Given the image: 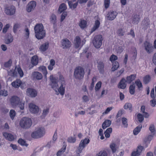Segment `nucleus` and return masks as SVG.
<instances>
[{
  "label": "nucleus",
  "instance_id": "49530a36",
  "mask_svg": "<svg viewBox=\"0 0 156 156\" xmlns=\"http://www.w3.org/2000/svg\"><path fill=\"white\" fill-rule=\"evenodd\" d=\"M66 148V146H64L63 147L61 148V149L58 151L57 154V156H60L62 154L65 152Z\"/></svg>",
  "mask_w": 156,
  "mask_h": 156
},
{
  "label": "nucleus",
  "instance_id": "2eb2a0df",
  "mask_svg": "<svg viewBox=\"0 0 156 156\" xmlns=\"http://www.w3.org/2000/svg\"><path fill=\"white\" fill-rule=\"evenodd\" d=\"M84 43L83 41L81 42V39L79 36H76L75 39V44L76 48H78L79 47L82 46Z\"/></svg>",
  "mask_w": 156,
  "mask_h": 156
},
{
  "label": "nucleus",
  "instance_id": "7ed1b4c3",
  "mask_svg": "<svg viewBox=\"0 0 156 156\" xmlns=\"http://www.w3.org/2000/svg\"><path fill=\"white\" fill-rule=\"evenodd\" d=\"M32 122L30 119L24 117L21 119L20 122V125L23 129H27L31 126Z\"/></svg>",
  "mask_w": 156,
  "mask_h": 156
},
{
  "label": "nucleus",
  "instance_id": "c03bdc74",
  "mask_svg": "<svg viewBox=\"0 0 156 156\" xmlns=\"http://www.w3.org/2000/svg\"><path fill=\"white\" fill-rule=\"evenodd\" d=\"M133 20L134 23H137L140 20V17L139 15H135L133 17Z\"/></svg>",
  "mask_w": 156,
  "mask_h": 156
},
{
  "label": "nucleus",
  "instance_id": "338daca9",
  "mask_svg": "<svg viewBox=\"0 0 156 156\" xmlns=\"http://www.w3.org/2000/svg\"><path fill=\"white\" fill-rule=\"evenodd\" d=\"M149 130L151 133H154L155 132L154 126L153 125H151L149 127Z\"/></svg>",
  "mask_w": 156,
  "mask_h": 156
},
{
  "label": "nucleus",
  "instance_id": "a878e982",
  "mask_svg": "<svg viewBox=\"0 0 156 156\" xmlns=\"http://www.w3.org/2000/svg\"><path fill=\"white\" fill-rule=\"evenodd\" d=\"M111 123L110 120H107L105 121L102 124V128L104 129L110 126Z\"/></svg>",
  "mask_w": 156,
  "mask_h": 156
},
{
  "label": "nucleus",
  "instance_id": "0eeeda50",
  "mask_svg": "<svg viewBox=\"0 0 156 156\" xmlns=\"http://www.w3.org/2000/svg\"><path fill=\"white\" fill-rule=\"evenodd\" d=\"M144 46L145 50L148 53L152 52L154 49L152 44L147 41L144 42Z\"/></svg>",
  "mask_w": 156,
  "mask_h": 156
},
{
  "label": "nucleus",
  "instance_id": "c756f323",
  "mask_svg": "<svg viewBox=\"0 0 156 156\" xmlns=\"http://www.w3.org/2000/svg\"><path fill=\"white\" fill-rule=\"evenodd\" d=\"M13 41V37L11 34H9L8 36L5 39V44H8L12 42Z\"/></svg>",
  "mask_w": 156,
  "mask_h": 156
},
{
  "label": "nucleus",
  "instance_id": "c9c22d12",
  "mask_svg": "<svg viewBox=\"0 0 156 156\" xmlns=\"http://www.w3.org/2000/svg\"><path fill=\"white\" fill-rule=\"evenodd\" d=\"M19 144L22 146H25L27 147L28 144L26 143V141L23 139H20L18 141Z\"/></svg>",
  "mask_w": 156,
  "mask_h": 156
},
{
  "label": "nucleus",
  "instance_id": "9b49d317",
  "mask_svg": "<svg viewBox=\"0 0 156 156\" xmlns=\"http://www.w3.org/2000/svg\"><path fill=\"white\" fill-rule=\"evenodd\" d=\"M10 103L13 107L17 106L20 101V98L16 96H13L11 97L10 100Z\"/></svg>",
  "mask_w": 156,
  "mask_h": 156
},
{
  "label": "nucleus",
  "instance_id": "de8ad7c7",
  "mask_svg": "<svg viewBox=\"0 0 156 156\" xmlns=\"http://www.w3.org/2000/svg\"><path fill=\"white\" fill-rule=\"evenodd\" d=\"M135 84L138 87V89H140L141 88H142V83L140 80H137L135 81Z\"/></svg>",
  "mask_w": 156,
  "mask_h": 156
},
{
  "label": "nucleus",
  "instance_id": "69168bd1",
  "mask_svg": "<svg viewBox=\"0 0 156 156\" xmlns=\"http://www.w3.org/2000/svg\"><path fill=\"white\" fill-rule=\"evenodd\" d=\"M83 101L84 102H87L89 101V98L86 95H84L82 97Z\"/></svg>",
  "mask_w": 156,
  "mask_h": 156
},
{
  "label": "nucleus",
  "instance_id": "dca6fc26",
  "mask_svg": "<svg viewBox=\"0 0 156 156\" xmlns=\"http://www.w3.org/2000/svg\"><path fill=\"white\" fill-rule=\"evenodd\" d=\"M38 57L36 55H34L31 58V63L32 65L31 67H30V69L33 68L34 66L37 65L38 63Z\"/></svg>",
  "mask_w": 156,
  "mask_h": 156
},
{
  "label": "nucleus",
  "instance_id": "20e7f679",
  "mask_svg": "<svg viewBox=\"0 0 156 156\" xmlns=\"http://www.w3.org/2000/svg\"><path fill=\"white\" fill-rule=\"evenodd\" d=\"M84 71L83 69L80 66L76 68L74 72V76L75 79L78 80L82 79L84 76Z\"/></svg>",
  "mask_w": 156,
  "mask_h": 156
},
{
  "label": "nucleus",
  "instance_id": "c85d7f7f",
  "mask_svg": "<svg viewBox=\"0 0 156 156\" xmlns=\"http://www.w3.org/2000/svg\"><path fill=\"white\" fill-rule=\"evenodd\" d=\"M49 45V44L48 42H46L41 46L40 49L42 51H45L48 48Z\"/></svg>",
  "mask_w": 156,
  "mask_h": 156
},
{
  "label": "nucleus",
  "instance_id": "5fc2aeb1",
  "mask_svg": "<svg viewBox=\"0 0 156 156\" xmlns=\"http://www.w3.org/2000/svg\"><path fill=\"white\" fill-rule=\"evenodd\" d=\"M8 73V74L11 76H15L16 74V71L14 69L10 70Z\"/></svg>",
  "mask_w": 156,
  "mask_h": 156
},
{
  "label": "nucleus",
  "instance_id": "774afa93",
  "mask_svg": "<svg viewBox=\"0 0 156 156\" xmlns=\"http://www.w3.org/2000/svg\"><path fill=\"white\" fill-rule=\"evenodd\" d=\"M151 105L152 107H154L156 105V100L153 99L150 101Z\"/></svg>",
  "mask_w": 156,
  "mask_h": 156
},
{
  "label": "nucleus",
  "instance_id": "ddd939ff",
  "mask_svg": "<svg viewBox=\"0 0 156 156\" xmlns=\"http://www.w3.org/2000/svg\"><path fill=\"white\" fill-rule=\"evenodd\" d=\"M61 45L63 48L66 49L69 48L71 46V44L68 39L65 38L62 40Z\"/></svg>",
  "mask_w": 156,
  "mask_h": 156
},
{
  "label": "nucleus",
  "instance_id": "6e6d98bb",
  "mask_svg": "<svg viewBox=\"0 0 156 156\" xmlns=\"http://www.w3.org/2000/svg\"><path fill=\"white\" fill-rule=\"evenodd\" d=\"M143 149L144 148L143 147L141 146H138L137 148L136 151L137 153L140 154V153L142 151Z\"/></svg>",
  "mask_w": 156,
  "mask_h": 156
},
{
  "label": "nucleus",
  "instance_id": "603ef678",
  "mask_svg": "<svg viewBox=\"0 0 156 156\" xmlns=\"http://www.w3.org/2000/svg\"><path fill=\"white\" fill-rule=\"evenodd\" d=\"M20 27V24L19 23L15 24L13 27V31L14 33H16L17 30Z\"/></svg>",
  "mask_w": 156,
  "mask_h": 156
},
{
  "label": "nucleus",
  "instance_id": "0e129e2a",
  "mask_svg": "<svg viewBox=\"0 0 156 156\" xmlns=\"http://www.w3.org/2000/svg\"><path fill=\"white\" fill-rule=\"evenodd\" d=\"M17 71L20 77L23 76V73L22 69L20 68H18Z\"/></svg>",
  "mask_w": 156,
  "mask_h": 156
},
{
  "label": "nucleus",
  "instance_id": "4468645a",
  "mask_svg": "<svg viewBox=\"0 0 156 156\" xmlns=\"http://www.w3.org/2000/svg\"><path fill=\"white\" fill-rule=\"evenodd\" d=\"M117 15V13L116 12H109L108 13L106 17L108 20H112L116 17Z\"/></svg>",
  "mask_w": 156,
  "mask_h": 156
},
{
  "label": "nucleus",
  "instance_id": "5701e85b",
  "mask_svg": "<svg viewBox=\"0 0 156 156\" xmlns=\"http://www.w3.org/2000/svg\"><path fill=\"white\" fill-rule=\"evenodd\" d=\"M22 83L21 81L19 79H17L12 83V85L14 87L17 88L19 87Z\"/></svg>",
  "mask_w": 156,
  "mask_h": 156
},
{
  "label": "nucleus",
  "instance_id": "a211bd4d",
  "mask_svg": "<svg viewBox=\"0 0 156 156\" xmlns=\"http://www.w3.org/2000/svg\"><path fill=\"white\" fill-rule=\"evenodd\" d=\"M126 80L124 78H122L120 81L119 83L118 87L119 88L122 89H125L126 86Z\"/></svg>",
  "mask_w": 156,
  "mask_h": 156
},
{
  "label": "nucleus",
  "instance_id": "58836bf2",
  "mask_svg": "<svg viewBox=\"0 0 156 156\" xmlns=\"http://www.w3.org/2000/svg\"><path fill=\"white\" fill-rule=\"evenodd\" d=\"M96 81V77L94 76L92 79V82L90 84V86L89 87V89L90 90H92L94 88V83Z\"/></svg>",
  "mask_w": 156,
  "mask_h": 156
},
{
  "label": "nucleus",
  "instance_id": "f704fd0d",
  "mask_svg": "<svg viewBox=\"0 0 156 156\" xmlns=\"http://www.w3.org/2000/svg\"><path fill=\"white\" fill-rule=\"evenodd\" d=\"M124 108L125 109H127L128 108L131 112L132 110V104L129 103H127L125 104L124 106Z\"/></svg>",
  "mask_w": 156,
  "mask_h": 156
},
{
  "label": "nucleus",
  "instance_id": "cd10ccee",
  "mask_svg": "<svg viewBox=\"0 0 156 156\" xmlns=\"http://www.w3.org/2000/svg\"><path fill=\"white\" fill-rule=\"evenodd\" d=\"M151 80V77L149 75L145 76L143 78V81L144 83L145 84L148 83Z\"/></svg>",
  "mask_w": 156,
  "mask_h": 156
},
{
  "label": "nucleus",
  "instance_id": "39448f33",
  "mask_svg": "<svg viewBox=\"0 0 156 156\" xmlns=\"http://www.w3.org/2000/svg\"><path fill=\"white\" fill-rule=\"evenodd\" d=\"M90 141V140L89 139L86 138L81 140L76 151L77 154V156H80V153L82 152V150L85 147L86 145L89 143Z\"/></svg>",
  "mask_w": 156,
  "mask_h": 156
},
{
  "label": "nucleus",
  "instance_id": "09e8293b",
  "mask_svg": "<svg viewBox=\"0 0 156 156\" xmlns=\"http://www.w3.org/2000/svg\"><path fill=\"white\" fill-rule=\"evenodd\" d=\"M122 121L123 125L125 127H127L128 126L127 119L125 117H123L122 118Z\"/></svg>",
  "mask_w": 156,
  "mask_h": 156
},
{
  "label": "nucleus",
  "instance_id": "a18cd8bd",
  "mask_svg": "<svg viewBox=\"0 0 156 156\" xmlns=\"http://www.w3.org/2000/svg\"><path fill=\"white\" fill-rule=\"evenodd\" d=\"M18 105L20 110H23L25 108V102L20 101Z\"/></svg>",
  "mask_w": 156,
  "mask_h": 156
},
{
  "label": "nucleus",
  "instance_id": "bf43d9fd",
  "mask_svg": "<svg viewBox=\"0 0 156 156\" xmlns=\"http://www.w3.org/2000/svg\"><path fill=\"white\" fill-rule=\"evenodd\" d=\"M12 63V62L11 60L9 59L8 62L5 63V67H9L11 66Z\"/></svg>",
  "mask_w": 156,
  "mask_h": 156
},
{
  "label": "nucleus",
  "instance_id": "4d7b16f0",
  "mask_svg": "<svg viewBox=\"0 0 156 156\" xmlns=\"http://www.w3.org/2000/svg\"><path fill=\"white\" fill-rule=\"evenodd\" d=\"M76 140L75 138L73 137H69L67 140L70 143H74L76 141Z\"/></svg>",
  "mask_w": 156,
  "mask_h": 156
},
{
  "label": "nucleus",
  "instance_id": "2f4dec72",
  "mask_svg": "<svg viewBox=\"0 0 156 156\" xmlns=\"http://www.w3.org/2000/svg\"><path fill=\"white\" fill-rule=\"evenodd\" d=\"M66 5L64 3H62L59 6L58 12L60 13H61L63 11L66 10Z\"/></svg>",
  "mask_w": 156,
  "mask_h": 156
},
{
  "label": "nucleus",
  "instance_id": "052dcab7",
  "mask_svg": "<svg viewBox=\"0 0 156 156\" xmlns=\"http://www.w3.org/2000/svg\"><path fill=\"white\" fill-rule=\"evenodd\" d=\"M117 59V57L116 56L112 55L110 58V60L111 62L116 60Z\"/></svg>",
  "mask_w": 156,
  "mask_h": 156
},
{
  "label": "nucleus",
  "instance_id": "8fccbe9b",
  "mask_svg": "<svg viewBox=\"0 0 156 156\" xmlns=\"http://www.w3.org/2000/svg\"><path fill=\"white\" fill-rule=\"evenodd\" d=\"M101 81L98 82L96 84L95 87L96 91L98 90L101 87Z\"/></svg>",
  "mask_w": 156,
  "mask_h": 156
},
{
  "label": "nucleus",
  "instance_id": "e2e57ef3",
  "mask_svg": "<svg viewBox=\"0 0 156 156\" xmlns=\"http://www.w3.org/2000/svg\"><path fill=\"white\" fill-rule=\"evenodd\" d=\"M152 138L151 136H149L146 137L144 140V141L147 144L149 143L150 141L151 140Z\"/></svg>",
  "mask_w": 156,
  "mask_h": 156
},
{
  "label": "nucleus",
  "instance_id": "a19ab883",
  "mask_svg": "<svg viewBox=\"0 0 156 156\" xmlns=\"http://www.w3.org/2000/svg\"><path fill=\"white\" fill-rule=\"evenodd\" d=\"M135 85L134 84L130 85L129 87V92L131 94H133L135 93Z\"/></svg>",
  "mask_w": 156,
  "mask_h": 156
},
{
  "label": "nucleus",
  "instance_id": "ea45409f",
  "mask_svg": "<svg viewBox=\"0 0 156 156\" xmlns=\"http://www.w3.org/2000/svg\"><path fill=\"white\" fill-rule=\"evenodd\" d=\"M142 126H137L135 128L133 131V134L135 135H136L140 132L141 129L142 128Z\"/></svg>",
  "mask_w": 156,
  "mask_h": 156
},
{
  "label": "nucleus",
  "instance_id": "13d9d810",
  "mask_svg": "<svg viewBox=\"0 0 156 156\" xmlns=\"http://www.w3.org/2000/svg\"><path fill=\"white\" fill-rule=\"evenodd\" d=\"M110 4V0H105L104 5L106 9L108 8Z\"/></svg>",
  "mask_w": 156,
  "mask_h": 156
},
{
  "label": "nucleus",
  "instance_id": "4c0bfd02",
  "mask_svg": "<svg viewBox=\"0 0 156 156\" xmlns=\"http://www.w3.org/2000/svg\"><path fill=\"white\" fill-rule=\"evenodd\" d=\"M108 154L105 151H101L97 153L96 156H107Z\"/></svg>",
  "mask_w": 156,
  "mask_h": 156
},
{
  "label": "nucleus",
  "instance_id": "4be33fe9",
  "mask_svg": "<svg viewBox=\"0 0 156 156\" xmlns=\"http://www.w3.org/2000/svg\"><path fill=\"white\" fill-rule=\"evenodd\" d=\"M98 68L100 73H103L104 72V64L102 62L98 63Z\"/></svg>",
  "mask_w": 156,
  "mask_h": 156
},
{
  "label": "nucleus",
  "instance_id": "9d476101",
  "mask_svg": "<svg viewBox=\"0 0 156 156\" xmlns=\"http://www.w3.org/2000/svg\"><path fill=\"white\" fill-rule=\"evenodd\" d=\"M15 12V8L13 6H10L6 7L5 9V12L8 15H12Z\"/></svg>",
  "mask_w": 156,
  "mask_h": 156
},
{
  "label": "nucleus",
  "instance_id": "f03ea898",
  "mask_svg": "<svg viewBox=\"0 0 156 156\" xmlns=\"http://www.w3.org/2000/svg\"><path fill=\"white\" fill-rule=\"evenodd\" d=\"M35 36L38 39L44 38L45 35V31L44 29V27L41 24H38L36 25L34 28Z\"/></svg>",
  "mask_w": 156,
  "mask_h": 156
},
{
  "label": "nucleus",
  "instance_id": "1a4fd4ad",
  "mask_svg": "<svg viewBox=\"0 0 156 156\" xmlns=\"http://www.w3.org/2000/svg\"><path fill=\"white\" fill-rule=\"evenodd\" d=\"M26 93L27 96L32 98L36 97L37 95V92L36 90L32 88H28L27 89Z\"/></svg>",
  "mask_w": 156,
  "mask_h": 156
},
{
  "label": "nucleus",
  "instance_id": "37998d69",
  "mask_svg": "<svg viewBox=\"0 0 156 156\" xmlns=\"http://www.w3.org/2000/svg\"><path fill=\"white\" fill-rule=\"evenodd\" d=\"M16 113L15 111L14 110L12 109L10 110L9 112V115L11 119L12 120H13L14 117L16 115Z\"/></svg>",
  "mask_w": 156,
  "mask_h": 156
},
{
  "label": "nucleus",
  "instance_id": "680f3d73",
  "mask_svg": "<svg viewBox=\"0 0 156 156\" xmlns=\"http://www.w3.org/2000/svg\"><path fill=\"white\" fill-rule=\"evenodd\" d=\"M8 92L5 90H2L0 91V95L4 96H6L8 95Z\"/></svg>",
  "mask_w": 156,
  "mask_h": 156
},
{
  "label": "nucleus",
  "instance_id": "864d4df0",
  "mask_svg": "<svg viewBox=\"0 0 156 156\" xmlns=\"http://www.w3.org/2000/svg\"><path fill=\"white\" fill-rule=\"evenodd\" d=\"M137 117L140 122H142L144 120V117L141 114L139 113L137 115Z\"/></svg>",
  "mask_w": 156,
  "mask_h": 156
},
{
  "label": "nucleus",
  "instance_id": "7c9ffc66",
  "mask_svg": "<svg viewBox=\"0 0 156 156\" xmlns=\"http://www.w3.org/2000/svg\"><path fill=\"white\" fill-rule=\"evenodd\" d=\"M136 77V76L134 74H132L130 76H127L126 78V82L129 83H130L132 81L135 80Z\"/></svg>",
  "mask_w": 156,
  "mask_h": 156
},
{
  "label": "nucleus",
  "instance_id": "f3484780",
  "mask_svg": "<svg viewBox=\"0 0 156 156\" xmlns=\"http://www.w3.org/2000/svg\"><path fill=\"white\" fill-rule=\"evenodd\" d=\"M33 77L37 80H40L42 79V74L38 72H34L32 74Z\"/></svg>",
  "mask_w": 156,
  "mask_h": 156
},
{
  "label": "nucleus",
  "instance_id": "f8f14e48",
  "mask_svg": "<svg viewBox=\"0 0 156 156\" xmlns=\"http://www.w3.org/2000/svg\"><path fill=\"white\" fill-rule=\"evenodd\" d=\"M36 3L35 2L33 1L29 2L27 6L26 10L28 12L33 10L35 8Z\"/></svg>",
  "mask_w": 156,
  "mask_h": 156
},
{
  "label": "nucleus",
  "instance_id": "bb28decb",
  "mask_svg": "<svg viewBox=\"0 0 156 156\" xmlns=\"http://www.w3.org/2000/svg\"><path fill=\"white\" fill-rule=\"evenodd\" d=\"M39 71L42 72L44 75V76L46 77V75L47 74L46 68L44 66H41L39 68Z\"/></svg>",
  "mask_w": 156,
  "mask_h": 156
},
{
  "label": "nucleus",
  "instance_id": "412c9836",
  "mask_svg": "<svg viewBox=\"0 0 156 156\" xmlns=\"http://www.w3.org/2000/svg\"><path fill=\"white\" fill-rule=\"evenodd\" d=\"M100 22L98 20H96L95 21L94 23V26L92 28L91 30V33H93L94 31L96 30H97L99 27L100 25Z\"/></svg>",
  "mask_w": 156,
  "mask_h": 156
},
{
  "label": "nucleus",
  "instance_id": "423d86ee",
  "mask_svg": "<svg viewBox=\"0 0 156 156\" xmlns=\"http://www.w3.org/2000/svg\"><path fill=\"white\" fill-rule=\"evenodd\" d=\"M103 40V38L101 35H98L95 36L93 41L94 47L97 48H99L102 44Z\"/></svg>",
  "mask_w": 156,
  "mask_h": 156
},
{
  "label": "nucleus",
  "instance_id": "6e6552de",
  "mask_svg": "<svg viewBox=\"0 0 156 156\" xmlns=\"http://www.w3.org/2000/svg\"><path fill=\"white\" fill-rule=\"evenodd\" d=\"M29 110L30 112L34 114L37 113L39 111L38 107L35 104L30 103L29 104Z\"/></svg>",
  "mask_w": 156,
  "mask_h": 156
},
{
  "label": "nucleus",
  "instance_id": "393cba45",
  "mask_svg": "<svg viewBox=\"0 0 156 156\" xmlns=\"http://www.w3.org/2000/svg\"><path fill=\"white\" fill-rule=\"evenodd\" d=\"M36 131L37 133L41 134L40 138L43 136L45 133V129L43 127H41L37 129Z\"/></svg>",
  "mask_w": 156,
  "mask_h": 156
},
{
  "label": "nucleus",
  "instance_id": "3c124183",
  "mask_svg": "<svg viewBox=\"0 0 156 156\" xmlns=\"http://www.w3.org/2000/svg\"><path fill=\"white\" fill-rule=\"evenodd\" d=\"M10 25L9 24H6L2 30V32L3 33H5L9 27Z\"/></svg>",
  "mask_w": 156,
  "mask_h": 156
},
{
  "label": "nucleus",
  "instance_id": "aec40b11",
  "mask_svg": "<svg viewBox=\"0 0 156 156\" xmlns=\"http://www.w3.org/2000/svg\"><path fill=\"white\" fill-rule=\"evenodd\" d=\"M79 26L80 27L83 29L86 28L87 27V21L82 19H81L79 23Z\"/></svg>",
  "mask_w": 156,
  "mask_h": 156
},
{
  "label": "nucleus",
  "instance_id": "f257e3e1",
  "mask_svg": "<svg viewBox=\"0 0 156 156\" xmlns=\"http://www.w3.org/2000/svg\"><path fill=\"white\" fill-rule=\"evenodd\" d=\"M50 79L51 82L50 85L52 88L55 90L56 94L58 95L60 93L61 95H63L65 93L66 83L63 76L61 75L59 76L58 82L60 84V86L58 89H57L58 85L52 76H50Z\"/></svg>",
  "mask_w": 156,
  "mask_h": 156
},
{
  "label": "nucleus",
  "instance_id": "72a5a7b5",
  "mask_svg": "<svg viewBox=\"0 0 156 156\" xmlns=\"http://www.w3.org/2000/svg\"><path fill=\"white\" fill-rule=\"evenodd\" d=\"M110 147L113 153L115 152L118 148V147L114 143H112L110 145Z\"/></svg>",
  "mask_w": 156,
  "mask_h": 156
},
{
  "label": "nucleus",
  "instance_id": "473e14b6",
  "mask_svg": "<svg viewBox=\"0 0 156 156\" xmlns=\"http://www.w3.org/2000/svg\"><path fill=\"white\" fill-rule=\"evenodd\" d=\"M49 108L47 107L43 110L42 115H41V117L42 118H44L49 113Z\"/></svg>",
  "mask_w": 156,
  "mask_h": 156
},
{
  "label": "nucleus",
  "instance_id": "e433bc0d",
  "mask_svg": "<svg viewBox=\"0 0 156 156\" xmlns=\"http://www.w3.org/2000/svg\"><path fill=\"white\" fill-rule=\"evenodd\" d=\"M41 134L37 133V132L35 131L33 132L31 134V137L35 139L39 138H40Z\"/></svg>",
  "mask_w": 156,
  "mask_h": 156
},
{
  "label": "nucleus",
  "instance_id": "6ab92c4d",
  "mask_svg": "<svg viewBox=\"0 0 156 156\" xmlns=\"http://www.w3.org/2000/svg\"><path fill=\"white\" fill-rule=\"evenodd\" d=\"M3 135L6 139L9 141H12L14 140V136L11 134L4 132L3 133Z\"/></svg>",
  "mask_w": 156,
  "mask_h": 156
},
{
  "label": "nucleus",
  "instance_id": "b1692460",
  "mask_svg": "<svg viewBox=\"0 0 156 156\" xmlns=\"http://www.w3.org/2000/svg\"><path fill=\"white\" fill-rule=\"evenodd\" d=\"M51 22L54 25L53 27L55 28V23L57 22L56 16L54 14H52L50 18Z\"/></svg>",
  "mask_w": 156,
  "mask_h": 156
},
{
  "label": "nucleus",
  "instance_id": "79ce46f5",
  "mask_svg": "<svg viewBox=\"0 0 156 156\" xmlns=\"http://www.w3.org/2000/svg\"><path fill=\"white\" fill-rule=\"evenodd\" d=\"M119 67V63L117 62H115L113 64V66L112 68V71H114Z\"/></svg>",
  "mask_w": 156,
  "mask_h": 156
}]
</instances>
